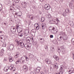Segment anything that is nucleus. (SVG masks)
<instances>
[{
  "mask_svg": "<svg viewBox=\"0 0 74 74\" xmlns=\"http://www.w3.org/2000/svg\"><path fill=\"white\" fill-rule=\"evenodd\" d=\"M41 26L42 29H45V27H46V24L45 23L42 24Z\"/></svg>",
  "mask_w": 74,
  "mask_h": 74,
  "instance_id": "obj_11",
  "label": "nucleus"
},
{
  "mask_svg": "<svg viewBox=\"0 0 74 74\" xmlns=\"http://www.w3.org/2000/svg\"><path fill=\"white\" fill-rule=\"evenodd\" d=\"M23 70L25 72H26L28 71V68L26 66H24L23 68Z\"/></svg>",
  "mask_w": 74,
  "mask_h": 74,
  "instance_id": "obj_6",
  "label": "nucleus"
},
{
  "mask_svg": "<svg viewBox=\"0 0 74 74\" xmlns=\"http://www.w3.org/2000/svg\"><path fill=\"white\" fill-rule=\"evenodd\" d=\"M29 56L30 58L31 59L33 58V53H30L29 54Z\"/></svg>",
  "mask_w": 74,
  "mask_h": 74,
  "instance_id": "obj_26",
  "label": "nucleus"
},
{
  "mask_svg": "<svg viewBox=\"0 0 74 74\" xmlns=\"http://www.w3.org/2000/svg\"><path fill=\"white\" fill-rule=\"evenodd\" d=\"M49 23L50 24H55L54 22L52 20H51L50 21Z\"/></svg>",
  "mask_w": 74,
  "mask_h": 74,
  "instance_id": "obj_33",
  "label": "nucleus"
},
{
  "mask_svg": "<svg viewBox=\"0 0 74 74\" xmlns=\"http://www.w3.org/2000/svg\"><path fill=\"white\" fill-rule=\"evenodd\" d=\"M62 36H58L57 37V39L58 41H61L62 40Z\"/></svg>",
  "mask_w": 74,
  "mask_h": 74,
  "instance_id": "obj_10",
  "label": "nucleus"
},
{
  "mask_svg": "<svg viewBox=\"0 0 74 74\" xmlns=\"http://www.w3.org/2000/svg\"><path fill=\"white\" fill-rule=\"evenodd\" d=\"M67 13L66 12H64L63 14V16H66V15H67Z\"/></svg>",
  "mask_w": 74,
  "mask_h": 74,
  "instance_id": "obj_30",
  "label": "nucleus"
},
{
  "mask_svg": "<svg viewBox=\"0 0 74 74\" xmlns=\"http://www.w3.org/2000/svg\"><path fill=\"white\" fill-rule=\"evenodd\" d=\"M34 26L35 27H36V30H39V29H40V26L38 25V24H35Z\"/></svg>",
  "mask_w": 74,
  "mask_h": 74,
  "instance_id": "obj_12",
  "label": "nucleus"
},
{
  "mask_svg": "<svg viewBox=\"0 0 74 74\" xmlns=\"http://www.w3.org/2000/svg\"><path fill=\"white\" fill-rule=\"evenodd\" d=\"M52 21L54 22L55 23V24H58V21H56V20L55 19H53Z\"/></svg>",
  "mask_w": 74,
  "mask_h": 74,
  "instance_id": "obj_24",
  "label": "nucleus"
},
{
  "mask_svg": "<svg viewBox=\"0 0 74 74\" xmlns=\"http://www.w3.org/2000/svg\"><path fill=\"white\" fill-rule=\"evenodd\" d=\"M15 1H16V3H18L19 1V0H15Z\"/></svg>",
  "mask_w": 74,
  "mask_h": 74,
  "instance_id": "obj_44",
  "label": "nucleus"
},
{
  "mask_svg": "<svg viewBox=\"0 0 74 74\" xmlns=\"http://www.w3.org/2000/svg\"><path fill=\"white\" fill-rule=\"evenodd\" d=\"M2 32L0 31V33H2Z\"/></svg>",
  "mask_w": 74,
  "mask_h": 74,
  "instance_id": "obj_61",
  "label": "nucleus"
},
{
  "mask_svg": "<svg viewBox=\"0 0 74 74\" xmlns=\"http://www.w3.org/2000/svg\"><path fill=\"white\" fill-rule=\"evenodd\" d=\"M64 68V66L63 65H61L59 69L60 71L63 72V68Z\"/></svg>",
  "mask_w": 74,
  "mask_h": 74,
  "instance_id": "obj_14",
  "label": "nucleus"
},
{
  "mask_svg": "<svg viewBox=\"0 0 74 74\" xmlns=\"http://www.w3.org/2000/svg\"><path fill=\"white\" fill-rule=\"evenodd\" d=\"M25 58H26V60L27 61H28V60H29V59L28 58V57H27L26 56H25Z\"/></svg>",
  "mask_w": 74,
  "mask_h": 74,
  "instance_id": "obj_42",
  "label": "nucleus"
},
{
  "mask_svg": "<svg viewBox=\"0 0 74 74\" xmlns=\"http://www.w3.org/2000/svg\"><path fill=\"white\" fill-rule=\"evenodd\" d=\"M62 38L64 40H67V36L66 35H64L62 36Z\"/></svg>",
  "mask_w": 74,
  "mask_h": 74,
  "instance_id": "obj_16",
  "label": "nucleus"
},
{
  "mask_svg": "<svg viewBox=\"0 0 74 74\" xmlns=\"http://www.w3.org/2000/svg\"><path fill=\"white\" fill-rule=\"evenodd\" d=\"M30 74H37L36 73H34L33 72H30Z\"/></svg>",
  "mask_w": 74,
  "mask_h": 74,
  "instance_id": "obj_36",
  "label": "nucleus"
},
{
  "mask_svg": "<svg viewBox=\"0 0 74 74\" xmlns=\"http://www.w3.org/2000/svg\"><path fill=\"white\" fill-rule=\"evenodd\" d=\"M55 74H58V73H55Z\"/></svg>",
  "mask_w": 74,
  "mask_h": 74,
  "instance_id": "obj_64",
  "label": "nucleus"
},
{
  "mask_svg": "<svg viewBox=\"0 0 74 74\" xmlns=\"http://www.w3.org/2000/svg\"><path fill=\"white\" fill-rule=\"evenodd\" d=\"M18 36H19V37H23V33H20L19 34Z\"/></svg>",
  "mask_w": 74,
  "mask_h": 74,
  "instance_id": "obj_23",
  "label": "nucleus"
},
{
  "mask_svg": "<svg viewBox=\"0 0 74 74\" xmlns=\"http://www.w3.org/2000/svg\"><path fill=\"white\" fill-rule=\"evenodd\" d=\"M45 62L46 63H47V64H51L52 63L51 61L50 60H49L48 59H47L45 60Z\"/></svg>",
  "mask_w": 74,
  "mask_h": 74,
  "instance_id": "obj_7",
  "label": "nucleus"
},
{
  "mask_svg": "<svg viewBox=\"0 0 74 74\" xmlns=\"http://www.w3.org/2000/svg\"><path fill=\"white\" fill-rule=\"evenodd\" d=\"M27 45V44H25V47L26 49H27V50H29L30 48V47H32V44L30 43L28 45H27V46H26V45Z\"/></svg>",
  "mask_w": 74,
  "mask_h": 74,
  "instance_id": "obj_4",
  "label": "nucleus"
},
{
  "mask_svg": "<svg viewBox=\"0 0 74 74\" xmlns=\"http://www.w3.org/2000/svg\"><path fill=\"white\" fill-rule=\"evenodd\" d=\"M72 44H73V45H74V42H72Z\"/></svg>",
  "mask_w": 74,
  "mask_h": 74,
  "instance_id": "obj_63",
  "label": "nucleus"
},
{
  "mask_svg": "<svg viewBox=\"0 0 74 74\" xmlns=\"http://www.w3.org/2000/svg\"><path fill=\"white\" fill-rule=\"evenodd\" d=\"M11 70H13V71H15L16 70V68L15 67H12L11 68Z\"/></svg>",
  "mask_w": 74,
  "mask_h": 74,
  "instance_id": "obj_32",
  "label": "nucleus"
},
{
  "mask_svg": "<svg viewBox=\"0 0 74 74\" xmlns=\"http://www.w3.org/2000/svg\"><path fill=\"white\" fill-rule=\"evenodd\" d=\"M49 28H51V27L49 28V30L51 33H53V34H56L58 33V29H56V28L53 27L52 28V29H50Z\"/></svg>",
  "mask_w": 74,
  "mask_h": 74,
  "instance_id": "obj_2",
  "label": "nucleus"
},
{
  "mask_svg": "<svg viewBox=\"0 0 74 74\" xmlns=\"http://www.w3.org/2000/svg\"><path fill=\"white\" fill-rule=\"evenodd\" d=\"M37 71L38 70V72H40V70H41V68L40 67H38L37 68Z\"/></svg>",
  "mask_w": 74,
  "mask_h": 74,
  "instance_id": "obj_31",
  "label": "nucleus"
},
{
  "mask_svg": "<svg viewBox=\"0 0 74 74\" xmlns=\"http://www.w3.org/2000/svg\"><path fill=\"white\" fill-rule=\"evenodd\" d=\"M58 52H59V53L61 52V50H60V49H58Z\"/></svg>",
  "mask_w": 74,
  "mask_h": 74,
  "instance_id": "obj_37",
  "label": "nucleus"
},
{
  "mask_svg": "<svg viewBox=\"0 0 74 74\" xmlns=\"http://www.w3.org/2000/svg\"><path fill=\"white\" fill-rule=\"evenodd\" d=\"M22 5L23 6H24V7H26L27 6V3L25 2H23L22 3Z\"/></svg>",
  "mask_w": 74,
  "mask_h": 74,
  "instance_id": "obj_19",
  "label": "nucleus"
},
{
  "mask_svg": "<svg viewBox=\"0 0 74 74\" xmlns=\"http://www.w3.org/2000/svg\"><path fill=\"white\" fill-rule=\"evenodd\" d=\"M13 30H14L15 32H16V29H15V28L14 27L13 28Z\"/></svg>",
  "mask_w": 74,
  "mask_h": 74,
  "instance_id": "obj_51",
  "label": "nucleus"
},
{
  "mask_svg": "<svg viewBox=\"0 0 74 74\" xmlns=\"http://www.w3.org/2000/svg\"><path fill=\"white\" fill-rule=\"evenodd\" d=\"M30 40H31V38L29 37H27L26 38V41H27V42L29 43L30 42Z\"/></svg>",
  "mask_w": 74,
  "mask_h": 74,
  "instance_id": "obj_18",
  "label": "nucleus"
},
{
  "mask_svg": "<svg viewBox=\"0 0 74 74\" xmlns=\"http://www.w3.org/2000/svg\"><path fill=\"white\" fill-rule=\"evenodd\" d=\"M4 49H1V52L0 53V56H1L3 55V54H4Z\"/></svg>",
  "mask_w": 74,
  "mask_h": 74,
  "instance_id": "obj_13",
  "label": "nucleus"
},
{
  "mask_svg": "<svg viewBox=\"0 0 74 74\" xmlns=\"http://www.w3.org/2000/svg\"><path fill=\"white\" fill-rule=\"evenodd\" d=\"M60 48L62 50V54H64V53H66V52H65V47H64V46H61L60 47Z\"/></svg>",
  "mask_w": 74,
  "mask_h": 74,
  "instance_id": "obj_5",
  "label": "nucleus"
},
{
  "mask_svg": "<svg viewBox=\"0 0 74 74\" xmlns=\"http://www.w3.org/2000/svg\"><path fill=\"white\" fill-rule=\"evenodd\" d=\"M22 32V30H21L20 32H19V33H21V32Z\"/></svg>",
  "mask_w": 74,
  "mask_h": 74,
  "instance_id": "obj_62",
  "label": "nucleus"
},
{
  "mask_svg": "<svg viewBox=\"0 0 74 74\" xmlns=\"http://www.w3.org/2000/svg\"><path fill=\"white\" fill-rule=\"evenodd\" d=\"M22 15V13L21 12H18L16 14V15L18 16H21Z\"/></svg>",
  "mask_w": 74,
  "mask_h": 74,
  "instance_id": "obj_17",
  "label": "nucleus"
},
{
  "mask_svg": "<svg viewBox=\"0 0 74 74\" xmlns=\"http://www.w3.org/2000/svg\"><path fill=\"white\" fill-rule=\"evenodd\" d=\"M46 47H45V49H46V50H47V49H48V46H46Z\"/></svg>",
  "mask_w": 74,
  "mask_h": 74,
  "instance_id": "obj_52",
  "label": "nucleus"
},
{
  "mask_svg": "<svg viewBox=\"0 0 74 74\" xmlns=\"http://www.w3.org/2000/svg\"><path fill=\"white\" fill-rule=\"evenodd\" d=\"M19 27V25H16V29H18V28Z\"/></svg>",
  "mask_w": 74,
  "mask_h": 74,
  "instance_id": "obj_46",
  "label": "nucleus"
},
{
  "mask_svg": "<svg viewBox=\"0 0 74 74\" xmlns=\"http://www.w3.org/2000/svg\"><path fill=\"white\" fill-rule=\"evenodd\" d=\"M44 8L46 10H49L51 8L50 5L48 4H46L44 6Z\"/></svg>",
  "mask_w": 74,
  "mask_h": 74,
  "instance_id": "obj_3",
  "label": "nucleus"
},
{
  "mask_svg": "<svg viewBox=\"0 0 74 74\" xmlns=\"http://www.w3.org/2000/svg\"><path fill=\"white\" fill-rule=\"evenodd\" d=\"M34 16H32L31 17V20H33L34 19Z\"/></svg>",
  "mask_w": 74,
  "mask_h": 74,
  "instance_id": "obj_45",
  "label": "nucleus"
},
{
  "mask_svg": "<svg viewBox=\"0 0 74 74\" xmlns=\"http://www.w3.org/2000/svg\"><path fill=\"white\" fill-rule=\"evenodd\" d=\"M71 74H72V73H73V72L72 71H71Z\"/></svg>",
  "mask_w": 74,
  "mask_h": 74,
  "instance_id": "obj_56",
  "label": "nucleus"
},
{
  "mask_svg": "<svg viewBox=\"0 0 74 74\" xmlns=\"http://www.w3.org/2000/svg\"><path fill=\"white\" fill-rule=\"evenodd\" d=\"M32 44L33 45H36L37 44V42H36V41L32 43Z\"/></svg>",
  "mask_w": 74,
  "mask_h": 74,
  "instance_id": "obj_34",
  "label": "nucleus"
},
{
  "mask_svg": "<svg viewBox=\"0 0 74 74\" xmlns=\"http://www.w3.org/2000/svg\"><path fill=\"white\" fill-rule=\"evenodd\" d=\"M50 38H53V36L52 35H50Z\"/></svg>",
  "mask_w": 74,
  "mask_h": 74,
  "instance_id": "obj_41",
  "label": "nucleus"
},
{
  "mask_svg": "<svg viewBox=\"0 0 74 74\" xmlns=\"http://www.w3.org/2000/svg\"><path fill=\"white\" fill-rule=\"evenodd\" d=\"M40 40H43L42 38H40Z\"/></svg>",
  "mask_w": 74,
  "mask_h": 74,
  "instance_id": "obj_55",
  "label": "nucleus"
},
{
  "mask_svg": "<svg viewBox=\"0 0 74 74\" xmlns=\"http://www.w3.org/2000/svg\"><path fill=\"white\" fill-rule=\"evenodd\" d=\"M9 60L10 62H12L14 60V59L11 57H9Z\"/></svg>",
  "mask_w": 74,
  "mask_h": 74,
  "instance_id": "obj_22",
  "label": "nucleus"
},
{
  "mask_svg": "<svg viewBox=\"0 0 74 74\" xmlns=\"http://www.w3.org/2000/svg\"><path fill=\"white\" fill-rule=\"evenodd\" d=\"M58 66L59 65H58V64L57 63L56 64H54V67H55L56 69H58L59 68Z\"/></svg>",
  "mask_w": 74,
  "mask_h": 74,
  "instance_id": "obj_20",
  "label": "nucleus"
},
{
  "mask_svg": "<svg viewBox=\"0 0 74 74\" xmlns=\"http://www.w3.org/2000/svg\"><path fill=\"white\" fill-rule=\"evenodd\" d=\"M16 42L17 43L16 45L17 46L20 45V47H21L22 48H24L25 46V44L21 40H20L19 41H18V40L17 39H16Z\"/></svg>",
  "mask_w": 74,
  "mask_h": 74,
  "instance_id": "obj_1",
  "label": "nucleus"
},
{
  "mask_svg": "<svg viewBox=\"0 0 74 74\" xmlns=\"http://www.w3.org/2000/svg\"><path fill=\"white\" fill-rule=\"evenodd\" d=\"M65 11V12H66V13H69V12H70V10L69 9H66Z\"/></svg>",
  "mask_w": 74,
  "mask_h": 74,
  "instance_id": "obj_27",
  "label": "nucleus"
},
{
  "mask_svg": "<svg viewBox=\"0 0 74 74\" xmlns=\"http://www.w3.org/2000/svg\"><path fill=\"white\" fill-rule=\"evenodd\" d=\"M16 13H17L15 11H13L12 12V14H13L14 17H15V15H16ZM14 14L15 15H14Z\"/></svg>",
  "mask_w": 74,
  "mask_h": 74,
  "instance_id": "obj_29",
  "label": "nucleus"
},
{
  "mask_svg": "<svg viewBox=\"0 0 74 74\" xmlns=\"http://www.w3.org/2000/svg\"><path fill=\"white\" fill-rule=\"evenodd\" d=\"M5 45L4 44L3 45V46H4V47H5ZM5 45V46H4Z\"/></svg>",
  "mask_w": 74,
  "mask_h": 74,
  "instance_id": "obj_59",
  "label": "nucleus"
},
{
  "mask_svg": "<svg viewBox=\"0 0 74 74\" xmlns=\"http://www.w3.org/2000/svg\"><path fill=\"white\" fill-rule=\"evenodd\" d=\"M53 58L55 59L56 60L58 61L59 60V57L58 56L54 55L53 56Z\"/></svg>",
  "mask_w": 74,
  "mask_h": 74,
  "instance_id": "obj_21",
  "label": "nucleus"
},
{
  "mask_svg": "<svg viewBox=\"0 0 74 74\" xmlns=\"http://www.w3.org/2000/svg\"><path fill=\"white\" fill-rule=\"evenodd\" d=\"M56 21L58 22H58H60V21L59 20V18H56Z\"/></svg>",
  "mask_w": 74,
  "mask_h": 74,
  "instance_id": "obj_39",
  "label": "nucleus"
},
{
  "mask_svg": "<svg viewBox=\"0 0 74 74\" xmlns=\"http://www.w3.org/2000/svg\"><path fill=\"white\" fill-rule=\"evenodd\" d=\"M45 21V18L43 17L41 18V22H43Z\"/></svg>",
  "mask_w": 74,
  "mask_h": 74,
  "instance_id": "obj_28",
  "label": "nucleus"
},
{
  "mask_svg": "<svg viewBox=\"0 0 74 74\" xmlns=\"http://www.w3.org/2000/svg\"><path fill=\"white\" fill-rule=\"evenodd\" d=\"M74 25V23L72 21L71 22V26H73Z\"/></svg>",
  "mask_w": 74,
  "mask_h": 74,
  "instance_id": "obj_43",
  "label": "nucleus"
},
{
  "mask_svg": "<svg viewBox=\"0 0 74 74\" xmlns=\"http://www.w3.org/2000/svg\"><path fill=\"white\" fill-rule=\"evenodd\" d=\"M4 25H6V23H4Z\"/></svg>",
  "mask_w": 74,
  "mask_h": 74,
  "instance_id": "obj_60",
  "label": "nucleus"
},
{
  "mask_svg": "<svg viewBox=\"0 0 74 74\" xmlns=\"http://www.w3.org/2000/svg\"><path fill=\"white\" fill-rule=\"evenodd\" d=\"M19 59H18V60L17 61L15 62V63H16V64H18V63H19Z\"/></svg>",
  "mask_w": 74,
  "mask_h": 74,
  "instance_id": "obj_38",
  "label": "nucleus"
},
{
  "mask_svg": "<svg viewBox=\"0 0 74 74\" xmlns=\"http://www.w3.org/2000/svg\"><path fill=\"white\" fill-rule=\"evenodd\" d=\"M8 60V59L7 58H5L4 60V62H5V61H7V60Z\"/></svg>",
  "mask_w": 74,
  "mask_h": 74,
  "instance_id": "obj_35",
  "label": "nucleus"
},
{
  "mask_svg": "<svg viewBox=\"0 0 74 74\" xmlns=\"http://www.w3.org/2000/svg\"><path fill=\"white\" fill-rule=\"evenodd\" d=\"M25 61V59L24 58H21V60H20V62L21 63H24V62Z\"/></svg>",
  "mask_w": 74,
  "mask_h": 74,
  "instance_id": "obj_15",
  "label": "nucleus"
},
{
  "mask_svg": "<svg viewBox=\"0 0 74 74\" xmlns=\"http://www.w3.org/2000/svg\"><path fill=\"white\" fill-rule=\"evenodd\" d=\"M55 41L56 42V43H58V41L56 40Z\"/></svg>",
  "mask_w": 74,
  "mask_h": 74,
  "instance_id": "obj_58",
  "label": "nucleus"
},
{
  "mask_svg": "<svg viewBox=\"0 0 74 74\" xmlns=\"http://www.w3.org/2000/svg\"><path fill=\"white\" fill-rule=\"evenodd\" d=\"M36 72H37V73H39V72H38V70L37 71V69H36Z\"/></svg>",
  "mask_w": 74,
  "mask_h": 74,
  "instance_id": "obj_53",
  "label": "nucleus"
},
{
  "mask_svg": "<svg viewBox=\"0 0 74 74\" xmlns=\"http://www.w3.org/2000/svg\"><path fill=\"white\" fill-rule=\"evenodd\" d=\"M44 41H41V42L42 44V43H44Z\"/></svg>",
  "mask_w": 74,
  "mask_h": 74,
  "instance_id": "obj_57",
  "label": "nucleus"
},
{
  "mask_svg": "<svg viewBox=\"0 0 74 74\" xmlns=\"http://www.w3.org/2000/svg\"><path fill=\"white\" fill-rule=\"evenodd\" d=\"M19 53L18 52L16 54L14 58H18V57L19 56Z\"/></svg>",
  "mask_w": 74,
  "mask_h": 74,
  "instance_id": "obj_25",
  "label": "nucleus"
},
{
  "mask_svg": "<svg viewBox=\"0 0 74 74\" xmlns=\"http://www.w3.org/2000/svg\"><path fill=\"white\" fill-rule=\"evenodd\" d=\"M3 37H4V36H0L1 39H3Z\"/></svg>",
  "mask_w": 74,
  "mask_h": 74,
  "instance_id": "obj_49",
  "label": "nucleus"
},
{
  "mask_svg": "<svg viewBox=\"0 0 74 74\" xmlns=\"http://www.w3.org/2000/svg\"><path fill=\"white\" fill-rule=\"evenodd\" d=\"M9 69V67L8 66H5L3 69V71L5 72H7Z\"/></svg>",
  "mask_w": 74,
  "mask_h": 74,
  "instance_id": "obj_9",
  "label": "nucleus"
},
{
  "mask_svg": "<svg viewBox=\"0 0 74 74\" xmlns=\"http://www.w3.org/2000/svg\"><path fill=\"white\" fill-rule=\"evenodd\" d=\"M44 0H40V1H41V2H42Z\"/></svg>",
  "mask_w": 74,
  "mask_h": 74,
  "instance_id": "obj_54",
  "label": "nucleus"
},
{
  "mask_svg": "<svg viewBox=\"0 0 74 74\" xmlns=\"http://www.w3.org/2000/svg\"><path fill=\"white\" fill-rule=\"evenodd\" d=\"M48 17H49V18H50L51 17V15H49L48 16Z\"/></svg>",
  "mask_w": 74,
  "mask_h": 74,
  "instance_id": "obj_50",
  "label": "nucleus"
},
{
  "mask_svg": "<svg viewBox=\"0 0 74 74\" xmlns=\"http://www.w3.org/2000/svg\"><path fill=\"white\" fill-rule=\"evenodd\" d=\"M58 74H63V72L60 71L59 72H58Z\"/></svg>",
  "mask_w": 74,
  "mask_h": 74,
  "instance_id": "obj_40",
  "label": "nucleus"
},
{
  "mask_svg": "<svg viewBox=\"0 0 74 74\" xmlns=\"http://www.w3.org/2000/svg\"><path fill=\"white\" fill-rule=\"evenodd\" d=\"M72 42H74V38H72Z\"/></svg>",
  "mask_w": 74,
  "mask_h": 74,
  "instance_id": "obj_48",
  "label": "nucleus"
},
{
  "mask_svg": "<svg viewBox=\"0 0 74 74\" xmlns=\"http://www.w3.org/2000/svg\"><path fill=\"white\" fill-rule=\"evenodd\" d=\"M14 46L13 44H11L9 46V49L10 51H12L14 49Z\"/></svg>",
  "mask_w": 74,
  "mask_h": 74,
  "instance_id": "obj_8",
  "label": "nucleus"
},
{
  "mask_svg": "<svg viewBox=\"0 0 74 74\" xmlns=\"http://www.w3.org/2000/svg\"><path fill=\"white\" fill-rule=\"evenodd\" d=\"M32 43L33 42H35V41H34V40L33 39H32Z\"/></svg>",
  "mask_w": 74,
  "mask_h": 74,
  "instance_id": "obj_47",
  "label": "nucleus"
}]
</instances>
